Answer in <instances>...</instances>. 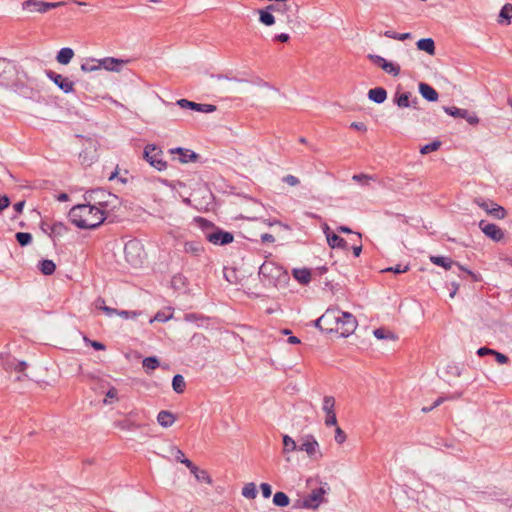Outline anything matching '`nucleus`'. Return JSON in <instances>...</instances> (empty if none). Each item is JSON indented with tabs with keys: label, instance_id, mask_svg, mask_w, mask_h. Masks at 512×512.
<instances>
[{
	"label": "nucleus",
	"instance_id": "20",
	"mask_svg": "<svg viewBox=\"0 0 512 512\" xmlns=\"http://www.w3.org/2000/svg\"><path fill=\"white\" fill-rule=\"evenodd\" d=\"M177 105L184 109H191L202 113H212L216 111V106L212 104H201L189 101L187 99H180L177 101Z\"/></svg>",
	"mask_w": 512,
	"mask_h": 512
},
{
	"label": "nucleus",
	"instance_id": "37",
	"mask_svg": "<svg viewBox=\"0 0 512 512\" xmlns=\"http://www.w3.org/2000/svg\"><path fill=\"white\" fill-rule=\"evenodd\" d=\"M81 70L86 73L94 72L100 70V61L99 59L90 58L87 59L82 65Z\"/></svg>",
	"mask_w": 512,
	"mask_h": 512
},
{
	"label": "nucleus",
	"instance_id": "16",
	"mask_svg": "<svg viewBox=\"0 0 512 512\" xmlns=\"http://www.w3.org/2000/svg\"><path fill=\"white\" fill-rule=\"evenodd\" d=\"M46 76L54 82L64 93H70L74 91V83L67 77L62 76L52 70L45 71Z\"/></svg>",
	"mask_w": 512,
	"mask_h": 512
},
{
	"label": "nucleus",
	"instance_id": "10",
	"mask_svg": "<svg viewBox=\"0 0 512 512\" xmlns=\"http://www.w3.org/2000/svg\"><path fill=\"white\" fill-rule=\"evenodd\" d=\"M430 261L437 265V266H441L443 267L444 269L446 270H449L451 269L453 266H456L458 268V270L460 271H463L464 273H466L467 275L471 276V278L473 279V281H479L480 280V277L479 275L475 274L474 272L470 271L469 269H466L464 268L462 265H460L459 263H456L454 262L451 258L449 257H444V256H431L430 257Z\"/></svg>",
	"mask_w": 512,
	"mask_h": 512
},
{
	"label": "nucleus",
	"instance_id": "38",
	"mask_svg": "<svg viewBox=\"0 0 512 512\" xmlns=\"http://www.w3.org/2000/svg\"><path fill=\"white\" fill-rule=\"evenodd\" d=\"M39 270L44 275H52L55 272L56 265L52 260H42L39 262Z\"/></svg>",
	"mask_w": 512,
	"mask_h": 512
},
{
	"label": "nucleus",
	"instance_id": "48",
	"mask_svg": "<svg viewBox=\"0 0 512 512\" xmlns=\"http://www.w3.org/2000/svg\"><path fill=\"white\" fill-rule=\"evenodd\" d=\"M373 334H374V336L377 339H380V340H382V339H393V340L396 339L395 335L392 332H390V331H388V330H386L384 328L375 329L373 331Z\"/></svg>",
	"mask_w": 512,
	"mask_h": 512
},
{
	"label": "nucleus",
	"instance_id": "24",
	"mask_svg": "<svg viewBox=\"0 0 512 512\" xmlns=\"http://www.w3.org/2000/svg\"><path fill=\"white\" fill-rule=\"evenodd\" d=\"M170 153L179 154V160L181 163L196 162L199 159V154L195 153L190 149H185L181 147L170 149Z\"/></svg>",
	"mask_w": 512,
	"mask_h": 512
},
{
	"label": "nucleus",
	"instance_id": "55",
	"mask_svg": "<svg viewBox=\"0 0 512 512\" xmlns=\"http://www.w3.org/2000/svg\"><path fill=\"white\" fill-rule=\"evenodd\" d=\"M282 182L288 184L289 186H297L300 183V180L298 177L289 174L282 178Z\"/></svg>",
	"mask_w": 512,
	"mask_h": 512
},
{
	"label": "nucleus",
	"instance_id": "52",
	"mask_svg": "<svg viewBox=\"0 0 512 512\" xmlns=\"http://www.w3.org/2000/svg\"><path fill=\"white\" fill-rule=\"evenodd\" d=\"M172 313L169 312L168 314L164 311H159L156 313V315L154 316V318L151 320V322L153 321H158V322H166L168 321L169 319L172 318Z\"/></svg>",
	"mask_w": 512,
	"mask_h": 512
},
{
	"label": "nucleus",
	"instance_id": "26",
	"mask_svg": "<svg viewBox=\"0 0 512 512\" xmlns=\"http://www.w3.org/2000/svg\"><path fill=\"white\" fill-rule=\"evenodd\" d=\"M419 92L424 99L429 102H434L438 100V92L430 85L421 82L419 84Z\"/></svg>",
	"mask_w": 512,
	"mask_h": 512
},
{
	"label": "nucleus",
	"instance_id": "2",
	"mask_svg": "<svg viewBox=\"0 0 512 512\" xmlns=\"http://www.w3.org/2000/svg\"><path fill=\"white\" fill-rule=\"evenodd\" d=\"M258 275L260 281L266 287H278L286 284L289 280L287 271L272 261H265L260 266Z\"/></svg>",
	"mask_w": 512,
	"mask_h": 512
},
{
	"label": "nucleus",
	"instance_id": "57",
	"mask_svg": "<svg viewBox=\"0 0 512 512\" xmlns=\"http://www.w3.org/2000/svg\"><path fill=\"white\" fill-rule=\"evenodd\" d=\"M204 316L197 313H187L184 315V320L187 322H196L198 320H204Z\"/></svg>",
	"mask_w": 512,
	"mask_h": 512
},
{
	"label": "nucleus",
	"instance_id": "44",
	"mask_svg": "<svg viewBox=\"0 0 512 512\" xmlns=\"http://www.w3.org/2000/svg\"><path fill=\"white\" fill-rule=\"evenodd\" d=\"M192 474L195 476V478L199 482L207 483V484H210L212 482L211 477L209 476L208 472L205 470H201L198 467L196 468V470H194V472Z\"/></svg>",
	"mask_w": 512,
	"mask_h": 512
},
{
	"label": "nucleus",
	"instance_id": "7",
	"mask_svg": "<svg viewBox=\"0 0 512 512\" xmlns=\"http://www.w3.org/2000/svg\"><path fill=\"white\" fill-rule=\"evenodd\" d=\"M124 255L133 267L141 266L144 260V248L140 241L130 240L124 246Z\"/></svg>",
	"mask_w": 512,
	"mask_h": 512
},
{
	"label": "nucleus",
	"instance_id": "46",
	"mask_svg": "<svg viewBox=\"0 0 512 512\" xmlns=\"http://www.w3.org/2000/svg\"><path fill=\"white\" fill-rule=\"evenodd\" d=\"M242 495L249 499H254L257 495L256 486L254 483L246 484L242 489Z\"/></svg>",
	"mask_w": 512,
	"mask_h": 512
},
{
	"label": "nucleus",
	"instance_id": "25",
	"mask_svg": "<svg viewBox=\"0 0 512 512\" xmlns=\"http://www.w3.org/2000/svg\"><path fill=\"white\" fill-rule=\"evenodd\" d=\"M135 413L130 412L124 419L117 420L114 422V426L121 430H136L141 427L140 424H137L132 420V417Z\"/></svg>",
	"mask_w": 512,
	"mask_h": 512
},
{
	"label": "nucleus",
	"instance_id": "22",
	"mask_svg": "<svg viewBox=\"0 0 512 512\" xmlns=\"http://www.w3.org/2000/svg\"><path fill=\"white\" fill-rule=\"evenodd\" d=\"M324 494L325 490L323 488H317L312 490V492L304 498V506L307 508H317L319 504L323 501Z\"/></svg>",
	"mask_w": 512,
	"mask_h": 512
},
{
	"label": "nucleus",
	"instance_id": "51",
	"mask_svg": "<svg viewBox=\"0 0 512 512\" xmlns=\"http://www.w3.org/2000/svg\"><path fill=\"white\" fill-rule=\"evenodd\" d=\"M334 439L337 444H343L347 439L346 433L339 426H336Z\"/></svg>",
	"mask_w": 512,
	"mask_h": 512
},
{
	"label": "nucleus",
	"instance_id": "45",
	"mask_svg": "<svg viewBox=\"0 0 512 512\" xmlns=\"http://www.w3.org/2000/svg\"><path fill=\"white\" fill-rule=\"evenodd\" d=\"M352 180L357 182V183H360L361 185L368 186L370 181H374L375 178L372 175L360 173V174L353 175L352 176Z\"/></svg>",
	"mask_w": 512,
	"mask_h": 512
},
{
	"label": "nucleus",
	"instance_id": "31",
	"mask_svg": "<svg viewBox=\"0 0 512 512\" xmlns=\"http://www.w3.org/2000/svg\"><path fill=\"white\" fill-rule=\"evenodd\" d=\"M184 251L188 254L198 257L203 253L204 248L198 241H187L184 244Z\"/></svg>",
	"mask_w": 512,
	"mask_h": 512
},
{
	"label": "nucleus",
	"instance_id": "21",
	"mask_svg": "<svg viewBox=\"0 0 512 512\" xmlns=\"http://www.w3.org/2000/svg\"><path fill=\"white\" fill-rule=\"evenodd\" d=\"M324 233L326 235L327 242L331 248H341L345 250L348 249L347 241L342 237L338 236L337 234L332 233L327 224L324 225Z\"/></svg>",
	"mask_w": 512,
	"mask_h": 512
},
{
	"label": "nucleus",
	"instance_id": "11",
	"mask_svg": "<svg viewBox=\"0 0 512 512\" xmlns=\"http://www.w3.org/2000/svg\"><path fill=\"white\" fill-rule=\"evenodd\" d=\"M65 2H43L38 0H26L22 3V8L30 12L45 13L50 9L64 6Z\"/></svg>",
	"mask_w": 512,
	"mask_h": 512
},
{
	"label": "nucleus",
	"instance_id": "59",
	"mask_svg": "<svg viewBox=\"0 0 512 512\" xmlns=\"http://www.w3.org/2000/svg\"><path fill=\"white\" fill-rule=\"evenodd\" d=\"M260 489L262 491L263 497L269 498L272 494L271 486L268 483H262L260 485Z\"/></svg>",
	"mask_w": 512,
	"mask_h": 512
},
{
	"label": "nucleus",
	"instance_id": "18",
	"mask_svg": "<svg viewBox=\"0 0 512 512\" xmlns=\"http://www.w3.org/2000/svg\"><path fill=\"white\" fill-rule=\"evenodd\" d=\"M479 228L487 237L494 241H501L504 237V233L500 227L495 224L488 223L485 220H481L479 222Z\"/></svg>",
	"mask_w": 512,
	"mask_h": 512
},
{
	"label": "nucleus",
	"instance_id": "1",
	"mask_svg": "<svg viewBox=\"0 0 512 512\" xmlns=\"http://www.w3.org/2000/svg\"><path fill=\"white\" fill-rule=\"evenodd\" d=\"M70 221L80 229H95L106 219L107 215L98 206L87 202L73 206L69 211Z\"/></svg>",
	"mask_w": 512,
	"mask_h": 512
},
{
	"label": "nucleus",
	"instance_id": "6",
	"mask_svg": "<svg viewBox=\"0 0 512 512\" xmlns=\"http://www.w3.org/2000/svg\"><path fill=\"white\" fill-rule=\"evenodd\" d=\"M143 158L158 171H164L168 166L164 160L163 150L155 144H147L144 147Z\"/></svg>",
	"mask_w": 512,
	"mask_h": 512
},
{
	"label": "nucleus",
	"instance_id": "5",
	"mask_svg": "<svg viewBox=\"0 0 512 512\" xmlns=\"http://www.w3.org/2000/svg\"><path fill=\"white\" fill-rule=\"evenodd\" d=\"M342 311L338 308H328L321 317L315 321V326L326 333L339 331V321Z\"/></svg>",
	"mask_w": 512,
	"mask_h": 512
},
{
	"label": "nucleus",
	"instance_id": "13",
	"mask_svg": "<svg viewBox=\"0 0 512 512\" xmlns=\"http://www.w3.org/2000/svg\"><path fill=\"white\" fill-rule=\"evenodd\" d=\"M206 239L214 245H227L233 242L232 233L224 231L220 228H214L211 232L205 233Z\"/></svg>",
	"mask_w": 512,
	"mask_h": 512
},
{
	"label": "nucleus",
	"instance_id": "54",
	"mask_svg": "<svg viewBox=\"0 0 512 512\" xmlns=\"http://www.w3.org/2000/svg\"><path fill=\"white\" fill-rule=\"evenodd\" d=\"M367 57L369 60H371V62H373L375 65L381 68L383 67V64L386 62V59L380 55L369 54Z\"/></svg>",
	"mask_w": 512,
	"mask_h": 512
},
{
	"label": "nucleus",
	"instance_id": "60",
	"mask_svg": "<svg viewBox=\"0 0 512 512\" xmlns=\"http://www.w3.org/2000/svg\"><path fill=\"white\" fill-rule=\"evenodd\" d=\"M84 340L86 343H89L95 350H104L105 349V345L101 342L89 340L86 337L84 338Z\"/></svg>",
	"mask_w": 512,
	"mask_h": 512
},
{
	"label": "nucleus",
	"instance_id": "64",
	"mask_svg": "<svg viewBox=\"0 0 512 512\" xmlns=\"http://www.w3.org/2000/svg\"><path fill=\"white\" fill-rule=\"evenodd\" d=\"M10 204V200L7 196H0V212L7 208Z\"/></svg>",
	"mask_w": 512,
	"mask_h": 512
},
{
	"label": "nucleus",
	"instance_id": "53",
	"mask_svg": "<svg viewBox=\"0 0 512 512\" xmlns=\"http://www.w3.org/2000/svg\"><path fill=\"white\" fill-rule=\"evenodd\" d=\"M118 391L115 387H111L107 393L106 397L103 400L104 404H110L112 399H117Z\"/></svg>",
	"mask_w": 512,
	"mask_h": 512
},
{
	"label": "nucleus",
	"instance_id": "49",
	"mask_svg": "<svg viewBox=\"0 0 512 512\" xmlns=\"http://www.w3.org/2000/svg\"><path fill=\"white\" fill-rule=\"evenodd\" d=\"M440 146H441V142L438 140H435L429 144L422 146L420 149V153L423 155L429 154L431 152L437 151L440 148Z\"/></svg>",
	"mask_w": 512,
	"mask_h": 512
},
{
	"label": "nucleus",
	"instance_id": "36",
	"mask_svg": "<svg viewBox=\"0 0 512 512\" xmlns=\"http://www.w3.org/2000/svg\"><path fill=\"white\" fill-rule=\"evenodd\" d=\"M94 306L96 309L103 311L109 317H112L113 315H116V313H118L116 309L106 306L105 300L101 297H98L95 300Z\"/></svg>",
	"mask_w": 512,
	"mask_h": 512
},
{
	"label": "nucleus",
	"instance_id": "62",
	"mask_svg": "<svg viewBox=\"0 0 512 512\" xmlns=\"http://www.w3.org/2000/svg\"><path fill=\"white\" fill-rule=\"evenodd\" d=\"M350 127L362 132H365L367 130V127L363 122H353L351 123Z\"/></svg>",
	"mask_w": 512,
	"mask_h": 512
},
{
	"label": "nucleus",
	"instance_id": "12",
	"mask_svg": "<svg viewBox=\"0 0 512 512\" xmlns=\"http://www.w3.org/2000/svg\"><path fill=\"white\" fill-rule=\"evenodd\" d=\"M357 320L350 312H342L339 321V331L342 337L350 336L357 328Z\"/></svg>",
	"mask_w": 512,
	"mask_h": 512
},
{
	"label": "nucleus",
	"instance_id": "35",
	"mask_svg": "<svg viewBox=\"0 0 512 512\" xmlns=\"http://www.w3.org/2000/svg\"><path fill=\"white\" fill-rule=\"evenodd\" d=\"M296 450L299 451V445L296 441L289 435H283V453L288 454Z\"/></svg>",
	"mask_w": 512,
	"mask_h": 512
},
{
	"label": "nucleus",
	"instance_id": "28",
	"mask_svg": "<svg viewBox=\"0 0 512 512\" xmlns=\"http://www.w3.org/2000/svg\"><path fill=\"white\" fill-rule=\"evenodd\" d=\"M259 21L265 26H272L276 22V17L272 10H269V5L264 9H259Z\"/></svg>",
	"mask_w": 512,
	"mask_h": 512
},
{
	"label": "nucleus",
	"instance_id": "34",
	"mask_svg": "<svg viewBox=\"0 0 512 512\" xmlns=\"http://www.w3.org/2000/svg\"><path fill=\"white\" fill-rule=\"evenodd\" d=\"M73 56L74 51L69 47H64L58 52L56 60L62 65H67L72 60Z\"/></svg>",
	"mask_w": 512,
	"mask_h": 512
},
{
	"label": "nucleus",
	"instance_id": "63",
	"mask_svg": "<svg viewBox=\"0 0 512 512\" xmlns=\"http://www.w3.org/2000/svg\"><path fill=\"white\" fill-rule=\"evenodd\" d=\"M182 464H184L189 470L191 473L194 472V470H196L197 466L194 465L188 458H183L182 461L180 462Z\"/></svg>",
	"mask_w": 512,
	"mask_h": 512
},
{
	"label": "nucleus",
	"instance_id": "30",
	"mask_svg": "<svg viewBox=\"0 0 512 512\" xmlns=\"http://www.w3.org/2000/svg\"><path fill=\"white\" fill-rule=\"evenodd\" d=\"M368 98L377 104H381L387 99V92L383 87L372 88L368 92Z\"/></svg>",
	"mask_w": 512,
	"mask_h": 512
},
{
	"label": "nucleus",
	"instance_id": "9",
	"mask_svg": "<svg viewBox=\"0 0 512 512\" xmlns=\"http://www.w3.org/2000/svg\"><path fill=\"white\" fill-rule=\"evenodd\" d=\"M474 203L495 219H504L507 215L505 208L492 200L478 197L474 199Z\"/></svg>",
	"mask_w": 512,
	"mask_h": 512
},
{
	"label": "nucleus",
	"instance_id": "61",
	"mask_svg": "<svg viewBox=\"0 0 512 512\" xmlns=\"http://www.w3.org/2000/svg\"><path fill=\"white\" fill-rule=\"evenodd\" d=\"M493 355L495 356L496 358V361L499 363V364H506L508 363L509 359L506 355L500 353V352H497L494 350V353Z\"/></svg>",
	"mask_w": 512,
	"mask_h": 512
},
{
	"label": "nucleus",
	"instance_id": "4",
	"mask_svg": "<svg viewBox=\"0 0 512 512\" xmlns=\"http://www.w3.org/2000/svg\"><path fill=\"white\" fill-rule=\"evenodd\" d=\"M84 200L92 206H98L107 215L109 206L117 201V196L99 188L87 191Z\"/></svg>",
	"mask_w": 512,
	"mask_h": 512
},
{
	"label": "nucleus",
	"instance_id": "17",
	"mask_svg": "<svg viewBox=\"0 0 512 512\" xmlns=\"http://www.w3.org/2000/svg\"><path fill=\"white\" fill-rule=\"evenodd\" d=\"M443 109L448 115L455 118H463L471 125H476L479 123V118L475 114H470L466 109L458 108L455 106L444 107Z\"/></svg>",
	"mask_w": 512,
	"mask_h": 512
},
{
	"label": "nucleus",
	"instance_id": "47",
	"mask_svg": "<svg viewBox=\"0 0 512 512\" xmlns=\"http://www.w3.org/2000/svg\"><path fill=\"white\" fill-rule=\"evenodd\" d=\"M15 237L20 246H26L32 242V235L27 232H17Z\"/></svg>",
	"mask_w": 512,
	"mask_h": 512
},
{
	"label": "nucleus",
	"instance_id": "32",
	"mask_svg": "<svg viewBox=\"0 0 512 512\" xmlns=\"http://www.w3.org/2000/svg\"><path fill=\"white\" fill-rule=\"evenodd\" d=\"M417 48L421 51H425L429 55L435 54V43L432 38H423L417 41Z\"/></svg>",
	"mask_w": 512,
	"mask_h": 512
},
{
	"label": "nucleus",
	"instance_id": "19",
	"mask_svg": "<svg viewBox=\"0 0 512 512\" xmlns=\"http://www.w3.org/2000/svg\"><path fill=\"white\" fill-rule=\"evenodd\" d=\"M100 61V69H105L111 72H120L122 68L129 63L128 59H118L114 57H105L99 59Z\"/></svg>",
	"mask_w": 512,
	"mask_h": 512
},
{
	"label": "nucleus",
	"instance_id": "14",
	"mask_svg": "<svg viewBox=\"0 0 512 512\" xmlns=\"http://www.w3.org/2000/svg\"><path fill=\"white\" fill-rule=\"evenodd\" d=\"M440 499L439 494L434 489L423 490L419 493L417 501L428 510L435 511L438 509L437 501Z\"/></svg>",
	"mask_w": 512,
	"mask_h": 512
},
{
	"label": "nucleus",
	"instance_id": "27",
	"mask_svg": "<svg viewBox=\"0 0 512 512\" xmlns=\"http://www.w3.org/2000/svg\"><path fill=\"white\" fill-rule=\"evenodd\" d=\"M176 421L175 415L167 410H162L157 415V422L164 428L171 427Z\"/></svg>",
	"mask_w": 512,
	"mask_h": 512
},
{
	"label": "nucleus",
	"instance_id": "33",
	"mask_svg": "<svg viewBox=\"0 0 512 512\" xmlns=\"http://www.w3.org/2000/svg\"><path fill=\"white\" fill-rule=\"evenodd\" d=\"M412 97V94L410 92H403L399 93L398 91L395 93L393 102L399 107V108H408L410 107V98Z\"/></svg>",
	"mask_w": 512,
	"mask_h": 512
},
{
	"label": "nucleus",
	"instance_id": "50",
	"mask_svg": "<svg viewBox=\"0 0 512 512\" xmlns=\"http://www.w3.org/2000/svg\"><path fill=\"white\" fill-rule=\"evenodd\" d=\"M185 281L186 278L183 275L177 274L173 276L171 283L175 289H181L182 287L185 286Z\"/></svg>",
	"mask_w": 512,
	"mask_h": 512
},
{
	"label": "nucleus",
	"instance_id": "15",
	"mask_svg": "<svg viewBox=\"0 0 512 512\" xmlns=\"http://www.w3.org/2000/svg\"><path fill=\"white\" fill-rule=\"evenodd\" d=\"M322 410L325 412V425L336 426L337 417L335 413V398L333 396H325L323 398Z\"/></svg>",
	"mask_w": 512,
	"mask_h": 512
},
{
	"label": "nucleus",
	"instance_id": "42",
	"mask_svg": "<svg viewBox=\"0 0 512 512\" xmlns=\"http://www.w3.org/2000/svg\"><path fill=\"white\" fill-rule=\"evenodd\" d=\"M143 368L149 372L151 370H155L159 367L160 362L157 357L150 356L146 357L142 362Z\"/></svg>",
	"mask_w": 512,
	"mask_h": 512
},
{
	"label": "nucleus",
	"instance_id": "29",
	"mask_svg": "<svg viewBox=\"0 0 512 512\" xmlns=\"http://www.w3.org/2000/svg\"><path fill=\"white\" fill-rule=\"evenodd\" d=\"M292 275L302 285H307L311 281V271L308 268H295Z\"/></svg>",
	"mask_w": 512,
	"mask_h": 512
},
{
	"label": "nucleus",
	"instance_id": "40",
	"mask_svg": "<svg viewBox=\"0 0 512 512\" xmlns=\"http://www.w3.org/2000/svg\"><path fill=\"white\" fill-rule=\"evenodd\" d=\"M499 18L500 23L505 20L507 24H510V20L512 18V4L507 3L501 8Z\"/></svg>",
	"mask_w": 512,
	"mask_h": 512
},
{
	"label": "nucleus",
	"instance_id": "58",
	"mask_svg": "<svg viewBox=\"0 0 512 512\" xmlns=\"http://www.w3.org/2000/svg\"><path fill=\"white\" fill-rule=\"evenodd\" d=\"M171 453L174 455L175 459L178 461V462H181L183 458H185V455L184 453L182 452V450H180L178 447L176 446H172L171 447Z\"/></svg>",
	"mask_w": 512,
	"mask_h": 512
},
{
	"label": "nucleus",
	"instance_id": "41",
	"mask_svg": "<svg viewBox=\"0 0 512 512\" xmlns=\"http://www.w3.org/2000/svg\"><path fill=\"white\" fill-rule=\"evenodd\" d=\"M273 503L279 507H286L289 505V497L284 492H276L273 496Z\"/></svg>",
	"mask_w": 512,
	"mask_h": 512
},
{
	"label": "nucleus",
	"instance_id": "23",
	"mask_svg": "<svg viewBox=\"0 0 512 512\" xmlns=\"http://www.w3.org/2000/svg\"><path fill=\"white\" fill-rule=\"evenodd\" d=\"M15 72V65L4 58H0V84L8 82Z\"/></svg>",
	"mask_w": 512,
	"mask_h": 512
},
{
	"label": "nucleus",
	"instance_id": "56",
	"mask_svg": "<svg viewBox=\"0 0 512 512\" xmlns=\"http://www.w3.org/2000/svg\"><path fill=\"white\" fill-rule=\"evenodd\" d=\"M408 270H409L408 265H405L404 267H402L401 265L398 264L394 267H389V268L385 269L384 271L399 274V273L407 272Z\"/></svg>",
	"mask_w": 512,
	"mask_h": 512
},
{
	"label": "nucleus",
	"instance_id": "8",
	"mask_svg": "<svg viewBox=\"0 0 512 512\" xmlns=\"http://www.w3.org/2000/svg\"><path fill=\"white\" fill-rule=\"evenodd\" d=\"M299 451H303L311 460H319L323 457L320 445L312 434H306L301 437Z\"/></svg>",
	"mask_w": 512,
	"mask_h": 512
},
{
	"label": "nucleus",
	"instance_id": "43",
	"mask_svg": "<svg viewBox=\"0 0 512 512\" xmlns=\"http://www.w3.org/2000/svg\"><path fill=\"white\" fill-rule=\"evenodd\" d=\"M382 69L389 75L398 76L400 74V66L393 62L387 61L383 64Z\"/></svg>",
	"mask_w": 512,
	"mask_h": 512
},
{
	"label": "nucleus",
	"instance_id": "3",
	"mask_svg": "<svg viewBox=\"0 0 512 512\" xmlns=\"http://www.w3.org/2000/svg\"><path fill=\"white\" fill-rule=\"evenodd\" d=\"M269 10H272L276 19L288 26L299 24V6L295 2L291 3H271Z\"/></svg>",
	"mask_w": 512,
	"mask_h": 512
},
{
	"label": "nucleus",
	"instance_id": "39",
	"mask_svg": "<svg viewBox=\"0 0 512 512\" xmlns=\"http://www.w3.org/2000/svg\"><path fill=\"white\" fill-rule=\"evenodd\" d=\"M172 387L176 393H183L186 387L184 377L180 374L175 375L172 380Z\"/></svg>",
	"mask_w": 512,
	"mask_h": 512
}]
</instances>
